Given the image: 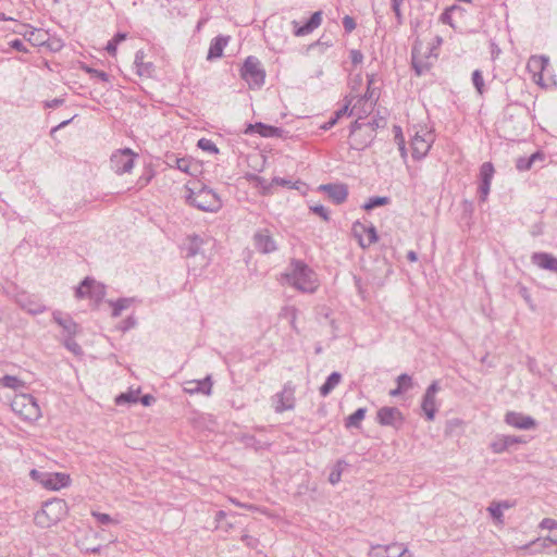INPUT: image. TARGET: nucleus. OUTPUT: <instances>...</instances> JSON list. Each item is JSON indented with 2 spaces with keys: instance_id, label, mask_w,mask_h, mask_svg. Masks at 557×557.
I'll list each match as a JSON object with an SVG mask.
<instances>
[{
  "instance_id": "79ce46f5",
  "label": "nucleus",
  "mask_w": 557,
  "mask_h": 557,
  "mask_svg": "<svg viewBox=\"0 0 557 557\" xmlns=\"http://www.w3.org/2000/svg\"><path fill=\"white\" fill-rule=\"evenodd\" d=\"M92 517L96 518V520L98 521V523L100 524H111V523H115L117 524L119 521L113 519L110 515L108 513H102V512H98V511H92L91 512Z\"/></svg>"
},
{
  "instance_id": "58836bf2",
  "label": "nucleus",
  "mask_w": 557,
  "mask_h": 557,
  "mask_svg": "<svg viewBox=\"0 0 557 557\" xmlns=\"http://www.w3.org/2000/svg\"><path fill=\"white\" fill-rule=\"evenodd\" d=\"M487 511L490 512L491 517L498 523L504 522V515L503 510L499 505L496 504V502L491 503V505L487 507Z\"/></svg>"
},
{
  "instance_id": "6ab92c4d",
  "label": "nucleus",
  "mask_w": 557,
  "mask_h": 557,
  "mask_svg": "<svg viewBox=\"0 0 557 557\" xmlns=\"http://www.w3.org/2000/svg\"><path fill=\"white\" fill-rule=\"evenodd\" d=\"M52 318L63 329L65 336H75L77 334L78 324L70 315H64L61 311H54Z\"/></svg>"
},
{
  "instance_id": "4be33fe9",
  "label": "nucleus",
  "mask_w": 557,
  "mask_h": 557,
  "mask_svg": "<svg viewBox=\"0 0 557 557\" xmlns=\"http://www.w3.org/2000/svg\"><path fill=\"white\" fill-rule=\"evenodd\" d=\"M549 59L545 55H532L528 61V70L533 73L534 77L539 76L537 83L542 81V73L548 66Z\"/></svg>"
},
{
  "instance_id": "ea45409f",
  "label": "nucleus",
  "mask_w": 557,
  "mask_h": 557,
  "mask_svg": "<svg viewBox=\"0 0 557 557\" xmlns=\"http://www.w3.org/2000/svg\"><path fill=\"white\" fill-rule=\"evenodd\" d=\"M1 384L4 387H9V388H13V389H16V388H20L23 386V382L18 377L13 376V375H4L1 379Z\"/></svg>"
},
{
  "instance_id": "2f4dec72",
  "label": "nucleus",
  "mask_w": 557,
  "mask_h": 557,
  "mask_svg": "<svg viewBox=\"0 0 557 557\" xmlns=\"http://www.w3.org/2000/svg\"><path fill=\"white\" fill-rule=\"evenodd\" d=\"M367 409L366 408H359L357 409L352 414L347 417L345 426L346 428H359L361 421L366 417Z\"/></svg>"
},
{
  "instance_id": "f8f14e48",
  "label": "nucleus",
  "mask_w": 557,
  "mask_h": 557,
  "mask_svg": "<svg viewBox=\"0 0 557 557\" xmlns=\"http://www.w3.org/2000/svg\"><path fill=\"white\" fill-rule=\"evenodd\" d=\"M134 157L135 154L128 148L115 151L110 158L111 169L120 175L131 172L134 166Z\"/></svg>"
},
{
  "instance_id": "c03bdc74",
  "label": "nucleus",
  "mask_w": 557,
  "mask_h": 557,
  "mask_svg": "<svg viewBox=\"0 0 557 557\" xmlns=\"http://www.w3.org/2000/svg\"><path fill=\"white\" fill-rule=\"evenodd\" d=\"M397 385L404 391H408L412 386V379L410 375L403 373L400 374L397 380Z\"/></svg>"
},
{
  "instance_id": "dca6fc26",
  "label": "nucleus",
  "mask_w": 557,
  "mask_h": 557,
  "mask_svg": "<svg viewBox=\"0 0 557 557\" xmlns=\"http://www.w3.org/2000/svg\"><path fill=\"white\" fill-rule=\"evenodd\" d=\"M354 233L359 236V244L362 248L370 247L379 239L376 230L373 225L367 227L363 224L357 222L354 225Z\"/></svg>"
},
{
  "instance_id": "72a5a7b5",
  "label": "nucleus",
  "mask_w": 557,
  "mask_h": 557,
  "mask_svg": "<svg viewBox=\"0 0 557 557\" xmlns=\"http://www.w3.org/2000/svg\"><path fill=\"white\" fill-rule=\"evenodd\" d=\"M495 170L491 162H484L480 168V183H492Z\"/></svg>"
},
{
  "instance_id": "338daca9",
  "label": "nucleus",
  "mask_w": 557,
  "mask_h": 557,
  "mask_svg": "<svg viewBox=\"0 0 557 557\" xmlns=\"http://www.w3.org/2000/svg\"><path fill=\"white\" fill-rule=\"evenodd\" d=\"M74 116L69 119V120H65L63 122H61L60 124H58L57 126L52 127L51 129V135H53L55 132H58L59 129L65 127L66 125H69L72 121H73Z\"/></svg>"
},
{
  "instance_id": "2eb2a0df",
  "label": "nucleus",
  "mask_w": 557,
  "mask_h": 557,
  "mask_svg": "<svg viewBox=\"0 0 557 557\" xmlns=\"http://www.w3.org/2000/svg\"><path fill=\"white\" fill-rule=\"evenodd\" d=\"M505 422L519 430H531L536 425V422L532 417L516 411L507 412L505 416Z\"/></svg>"
},
{
  "instance_id": "a19ab883",
  "label": "nucleus",
  "mask_w": 557,
  "mask_h": 557,
  "mask_svg": "<svg viewBox=\"0 0 557 557\" xmlns=\"http://www.w3.org/2000/svg\"><path fill=\"white\" fill-rule=\"evenodd\" d=\"M472 83L476 89V91L480 94V95H483L484 92V79H483V76H482V72L480 70H475L473 71L472 73Z\"/></svg>"
},
{
  "instance_id": "a211bd4d",
  "label": "nucleus",
  "mask_w": 557,
  "mask_h": 557,
  "mask_svg": "<svg viewBox=\"0 0 557 557\" xmlns=\"http://www.w3.org/2000/svg\"><path fill=\"white\" fill-rule=\"evenodd\" d=\"M322 22V12H314L308 22L300 26L297 21H293L292 24L294 26V35L297 37H302L312 33L315 28L321 25Z\"/></svg>"
},
{
  "instance_id": "473e14b6",
  "label": "nucleus",
  "mask_w": 557,
  "mask_h": 557,
  "mask_svg": "<svg viewBox=\"0 0 557 557\" xmlns=\"http://www.w3.org/2000/svg\"><path fill=\"white\" fill-rule=\"evenodd\" d=\"M385 557H411V554L404 544L392 543L388 545V553Z\"/></svg>"
},
{
  "instance_id": "f257e3e1",
  "label": "nucleus",
  "mask_w": 557,
  "mask_h": 557,
  "mask_svg": "<svg viewBox=\"0 0 557 557\" xmlns=\"http://www.w3.org/2000/svg\"><path fill=\"white\" fill-rule=\"evenodd\" d=\"M284 276L289 285L302 293H314L319 286L315 272L301 260H292Z\"/></svg>"
},
{
  "instance_id": "b1692460",
  "label": "nucleus",
  "mask_w": 557,
  "mask_h": 557,
  "mask_svg": "<svg viewBox=\"0 0 557 557\" xmlns=\"http://www.w3.org/2000/svg\"><path fill=\"white\" fill-rule=\"evenodd\" d=\"M245 133H258L262 137H277L281 135L282 129L263 123H256L249 124Z\"/></svg>"
},
{
  "instance_id": "4468645a",
  "label": "nucleus",
  "mask_w": 557,
  "mask_h": 557,
  "mask_svg": "<svg viewBox=\"0 0 557 557\" xmlns=\"http://www.w3.org/2000/svg\"><path fill=\"white\" fill-rule=\"evenodd\" d=\"M253 245L261 253H271L277 249L276 243L269 230H260L253 235Z\"/></svg>"
},
{
  "instance_id": "5fc2aeb1",
  "label": "nucleus",
  "mask_w": 557,
  "mask_h": 557,
  "mask_svg": "<svg viewBox=\"0 0 557 557\" xmlns=\"http://www.w3.org/2000/svg\"><path fill=\"white\" fill-rule=\"evenodd\" d=\"M175 165L182 172H188L189 166H190V162H189V160L184 159V158H181V159L176 158L175 159Z\"/></svg>"
},
{
  "instance_id": "4d7b16f0",
  "label": "nucleus",
  "mask_w": 557,
  "mask_h": 557,
  "mask_svg": "<svg viewBox=\"0 0 557 557\" xmlns=\"http://www.w3.org/2000/svg\"><path fill=\"white\" fill-rule=\"evenodd\" d=\"M87 72L90 73L94 77H97V78H99L102 82H108L109 81V74L103 72V71H99V70H95V69H88Z\"/></svg>"
},
{
  "instance_id": "0eeeda50",
  "label": "nucleus",
  "mask_w": 557,
  "mask_h": 557,
  "mask_svg": "<svg viewBox=\"0 0 557 557\" xmlns=\"http://www.w3.org/2000/svg\"><path fill=\"white\" fill-rule=\"evenodd\" d=\"M240 77L251 89H259L264 84L265 72L258 58L250 55L245 60L240 69Z\"/></svg>"
},
{
  "instance_id": "bb28decb",
  "label": "nucleus",
  "mask_w": 557,
  "mask_h": 557,
  "mask_svg": "<svg viewBox=\"0 0 557 557\" xmlns=\"http://www.w3.org/2000/svg\"><path fill=\"white\" fill-rule=\"evenodd\" d=\"M342 380V374L339 372H332L324 384L320 387L321 396H327L339 383Z\"/></svg>"
},
{
  "instance_id": "423d86ee",
  "label": "nucleus",
  "mask_w": 557,
  "mask_h": 557,
  "mask_svg": "<svg viewBox=\"0 0 557 557\" xmlns=\"http://www.w3.org/2000/svg\"><path fill=\"white\" fill-rule=\"evenodd\" d=\"M12 410L22 419L35 422L41 417V410L37 400L29 394L15 395L11 403Z\"/></svg>"
},
{
  "instance_id": "5701e85b",
  "label": "nucleus",
  "mask_w": 557,
  "mask_h": 557,
  "mask_svg": "<svg viewBox=\"0 0 557 557\" xmlns=\"http://www.w3.org/2000/svg\"><path fill=\"white\" fill-rule=\"evenodd\" d=\"M227 42H228L227 36L220 35V36H216L215 38H213L210 42L207 59L211 61V60L221 58L223 54V50L226 47Z\"/></svg>"
},
{
  "instance_id": "69168bd1",
  "label": "nucleus",
  "mask_w": 557,
  "mask_h": 557,
  "mask_svg": "<svg viewBox=\"0 0 557 557\" xmlns=\"http://www.w3.org/2000/svg\"><path fill=\"white\" fill-rule=\"evenodd\" d=\"M116 48H117V45L111 39L108 41L107 46H106V50L108 51L109 54L111 55H114L115 52H116Z\"/></svg>"
},
{
  "instance_id": "774afa93",
  "label": "nucleus",
  "mask_w": 557,
  "mask_h": 557,
  "mask_svg": "<svg viewBox=\"0 0 557 557\" xmlns=\"http://www.w3.org/2000/svg\"><path fill=\"white\" fill-rule=\"evenodd\" d=\"M140 401L144 406H150L154 401V397L151 395H144L140 398Z\"/></svg>"
},
{
  "instance_id": "6e6d98bb",
  "label": "nucleus",
  "mask_w": 557,
  "mask_h": 557,
  "mask_svg": "<svg viewBox=\"0 0 557 557\" xmlns=\"http://www.w3.org/2000/svg\"><path fill=\"white\" fill-rule=\"evenodd\" d=\"M342 470L339 468H335L331 471L329 475V481L331 484L335 485L341 481Z\"/></svg>"
},
{
  "instance_id": "a878e982",
  "label": "nucleus",
  "mask_w": 557,
  "mask_h": 557,
  "mask_svg": "<svg viewBox=\"0 0 557 557\" xmlns=\"http://www.w3.org/2000/svg\"><path fill=\"white\" fill-rule=\"evenodd\" d=\"M134 65L136 73L143 77H150L153 71V65L150 62L144 61V52L137 51L135 54Z\"/></svg>"
},
{
  "instance_id": "0e129e2a",
  "label": "nucleus",
  "mask_w": 557,
  "mask_h": 557,
  "mask_svg": "<svg viewBox=\"0 0 557 557\" xmlns=\"http://www.w3.org/2000/svg\"><path fill=\"white\" fill-rule=\"evenodd\" d=\"M400 5H401V3L392 4V9L395 13L398 24H401V22H403V14L400 11Z\"/></svg>"
},
{
  "instance_id": "f704fd0d",
  "label": "nucleus",
  "mask_w": 557,
  "mask_h": 557,
  "mask_svg": "<svg viewBox=\"0 0 557 557\" xmlns=\"http://www.w3.org/2000/svg\"><path fill=\"white\" fill-rule=\"evenodd\" d=\"M63 345L75 356H81L83 354L82 347L74 339V336H65L63 341Z\"/></svg>"
},
{
  "instance_id": "e433bc0d",
  "label": "nucleus",
  "mask_w": 557,
  "mask_h": 557,
  "mask_svg": "<svg viewBox=\"0 0 557 557\" xmlns=\"http://www.w3.org/2000/svg\"><path fill=\"white\" fill-rule=\"evenodd\" d=\"M197 146L201 150L207 151L212 154H216L219 152L216 145L211 139H208V138H200L198 140Z\"/></svg>"
},
{
  "instance_id": "aec40b11",
  "label": "nucleus",
  "mask_w": 557,
  "mask_h": 557,
  "mask_svg": "<svg viewBox=\"0 0 557 557\" xmlns=\"http://www.w3.org/2000/svg\"><path fill=\"white\" fill-rule=\"evenodd\" d=\"M320 189L324 190L336 205L344 202L348 196V189L343 184L321 185Z\"/></svg>"
},
{
  "instance_id": "9b49d317",
  "label": "nucleus",
  "mask_w": 557,
  "mask_h": 557,
  "mask_svg": "<svg viewBox=\"0 0 557 557\" xmlns=\"http://www.w3.org/2000/svg\"><path fill=\"white\" fill-rule=\"evenodd\" d=\"M274 411L282 413L295 407V387L290 382L286 383L280 393L272 398Z\"/></svg>"
},
{
  "instance_id": "bf43d9fd",
  "label": "nucleus",
  "mask_w": 557,
  "mask_h": 557,
  "mask_svg": "<svg viewBox=\"0 0 557 557\" xmlns=\"http://www.w3.org/2000/svg\"><path fill=\"white\" fill-rule=\"evenodd\" d=\"M341 115H342V111H337L335 113V116L330 119L327 122H325L321 126V128L324 129V131H327V129L332 128L337 123V120L339 119Z\"/></svg>"
},
{
  "instance_id": "3c124183",
  "label": "nucleus",
  "mask_w": 557,
  "mask_h": 557,
  "mask_svg": "<svg viewBox=\"0 0 557 557\" xmlns=\"http://www.w3.org/2000/svg\"><path fill=\"white\" fill-rule=\"evenodd\" d=\"M22 307L33 314L42 313L45 311V307L40 304H30L28 307L22 305Z\"/></svg>"
},
{
  "instance_id": "7ed1b4c3",
  "label": "nucleus",
  "mask_w": 557,
  "mask_h": 557,
  "mask_svg": "<svg viewBox=\"0 0 557 557\" xmlns=\"http://www.w3.org/2000/svg\"><path fill=\"white\" fill-rule=\"evenodd\" d=\"M186 200L203 212L215 213L222 208L220 196L207 186H201L197 190L188 188Z\"/></svg>"
},
{
  "instance_id": "6e6552de",
  "label": "nucleus",
  "mask_w": 557,
  "mask_h": 557,
  "mask_svg": "<svg viewBox=\"0 0 557 557\" xmlns=\"http://www.w3.org/2000/svg\"><path fill=\"white\" fill-rule=\"evenodd\" d=\"M384 125L385 121L382 117L373 119L369 122H359L358 120L355 121L350 129V136L352 137L354 141H357V136L362 132L367 133V137L362 141L354 144L352 148L362 150L368 147L374 138L375 129L383 127Z\"/></svg>"
},
{
  "instance_id": "412c9836",
  "label": "nucleus",
  "mask_w": 557,
  "mask_h": 557,
  "mask_svg": "<svg viewBox=\"0 0 557 557\" xmlns=\"http://www.w3.org/2000/svg\"><path fill=\"white\" fill-rule=\"evenodd\" d=\"M211 388H212L211 377L207 376L203 380H193V381L186 382L184 391L188 394L201 393L205 395H210Z\"/></svg>"
},
{
  "instance_id": "1a4fd4ad",
  "label": "nucleus",
  "mask_w": 557,
  "mask_h": 557,
  "mask_svg": "<svg viewBox=\"0 0 557 557\" xmlns=\"http://www.w3.org/2000/svg\"><path fill=\"white\" fill-rule=\"evenodd\" d=\"M78 299L89 298L96 302L101 301L106 296V286L91 277H85L75 289Z\"/></svg>"
},
{
  "instance_id": "603ef678",
  "label": "nucleus",
  "mask_w": 557,
  "mask_h": 557,
  "mask_svg": "<svg viewBox=\"0 0 557 557\" xmlns=\"http://www.w3.org/2000/svg\"><path fill=\"white\" fill-rule=\"evenodd\" d=\"M540 528L541 529H547V530H554V529H557V521L554 520V519H550V518H544L541 522H540Z\"/></svg>"
},
{
  "instance_id": "cd10ccee",
  "label": "nucleus",
  "mask_w": 557,
  "mask_h": 557,
  "mask_svg": "<svg viewBox=\"0 0 557 557\" xmlns=\"http://www.w3.org/2000/svg\"><path fill=\"white\" fill-rule=\"evenodd\" d=\"M422 410L429 421L434 420L435 412L437 410L436 408V401L434 396L423 395L422 404H421Z\"/></svg>"
},
{
  "instance_id": "7c9ffc66",
  "label": "nucleus",
  "mask_w": 557,
  "mask_h": 557,
  "mask_svg": "<svg viewBox=\"0 0 557 557\" xmlns=\"http://www.w3.org/2000/svg\"><path fill=\"white\" fill-rule=\"evenodd\" d=\"M494 454H502L510 447L509 435L497 436L490 445Z\"/></svg>"
},
{
  "instance_id": "c756f323",
  "label": "nucleus",
  "mask_w": 557,
  "mask_h": 557,
  "mask_svg": "<svg viewBox=\"0 0 557 557\" xmlns=\"http://www.w3.org/2000/svg\"><path fill=\"white\" fill-rule=\"evenodd\" d=\"M543 159V154L540 153V152H535L533 153L532 156L525 158V157H521L517 160L516 162V168L519 170V171H528L532 168L533 163L536 161V160H542Z\"/></svg>"
},
{
  "instance_id": "f3484780",
  "label": "nucleus",
  "mask_w": 557,
  "mask_h": 557,
  "mask_svg": "<svg viewBox=\"0 0 557 557\" xmlns=\"http://www.w3.org/2000/svg\"><path fill=\"white\" fill-rule=\"evenodd\" d=\"M532 264L542 270H547L557 274V257L548 252H533L531 256Z\"/></svg>"
},
{
  "instance_id": "864d4df0",
  "label": "nucleus",
  "mask_w": 557,
  "mask_h": 557,
  "mask_svg": "<svg viewBox=\"0 0 557 557\" xmlns=\"http://www.w3.org/2000/svg\"><path fill=\"white\" fill-rule=\"evenodd\" d=\"M10 47L20 52H27V48L21 39H13L9 42Z\"/></svg>"
},
{
  "instance_id": "09e8293b",
  "label": "nucleus",
  "mask_w": 557,
  "mask_h": 557,
  "mask_svg": "<svg viewBox=\"0 0 557 557\" xmlns=\"http://www.w3.org/2000/svg\"><path fill=\"white\" fill-rule=\"evenodd\" d=\"M136 323H137L136 319L131 315L127 319H125L124 321H122L119 327L121 331L126 332V331L133 329L136 325Z\"/></svg>"
},
{
  "instance_id": "f03ea898",
  "label": "nucleus",
  "mask_w": 557,
  "mask_h": 557,
  "mask_svg": "<svg viewBox=\"0 0 557 557\" xmlns=\"http://www.w3.org/2000/svg\"><path fill=\"white\" fill-rule=\"evenodd\" d=\"M66 512V503L63 499L53 498L44 503L41 509L35 513L34 522L40 528H50L62 520Z\"/></svg>"
},
{
  "instance_id": "ddd939ff",
  "label": "nucleus",
  "mask_w": 557,
  "mask_h": 557,
  "mask_svg": "<svg viewBox=\"0 0 557 557\" xmlns=\"http://www.w3.org/2000/svg\"><path fill=\"white\" fill-rule=\"evenodd\" d=\"M404 416L396 407H382L376 412V421L383 426H392L399 430L404 424Z\"/></svg>"
},
{
  "instance_id": "de8ad7c7",
  "label": "nucleus",
  "mask_w": 557,
  "mask_h": 557,
  "mask_svg": "<svg viewBox=\"0 0 557 557\" xmlns=\"http://www.w3.org/2000/svg\"><path fill=\"white\" fill-rule=\"evenodd\" d=\"M491 184L488 183H480L479 186V198L480 201L484 202L487 199L490 194Z\"/></svg>"
},
{
  "instance_id": "393cba45",
  "label": "nucleus",
  "mask_w": 557,
  "mask_h": 557,
  "mask_svg": "<svg viewBox=\"0 0 557 557\" xmlns=\"http://www.w3.org/2000/svg\"><path fill=\"white\" fill-rule=\"evenodd\" d=\"M203 245V239L198 235H189L186 238L183 249L186 252L187 258L195 257L201 253V247Z\"/></svg>"
},
{
  "instance_id": "4c0bfd02",
  "label": "nucleus",
  "mask_w": 557,
  "mask_h": 557,
  "mask_svg": "<svg viewBox=\"0 0 557 557\" xmlns=\"http://www.w3.org/2000/svg\"><path fill=\"white\" fill-rule=\"evenodd\" d=\"M462 9L458 5H453L448 9H446L442 15H441V21L443 23H446V24H449L450 26H454L453 24V14L455 13H461Z\"/></svg>"
},
{
  "instance_id": "680f3d73",
  "label": "nucleus",
  "mask_w": 557,
  "mask_h": 557,
  "mask_svg": "<svg viewBox=\"0 0 557 557\" xmlns=\"http://www.w3.org/2000/svg\"><path fill=\"white\" fill-rule=\"evenodd\" d=\"M440 391V385H438V382L437 381H434L433 383H431L429 385V387L426 388L425 391V395H429V396H434L436 395V393Z\"/></svg>"
},
{
  "instance_id": "20e7f679",
  "label": "nucleus",
  "mask_w": 557,
  "mask_h": 557,
  "mask_svg": "<svg viewBox=\"0 0 557 557\" xmlns=\"http://www.w3.org/2000/svg\"><path fill=\"white\" fill-rule=\"evenodd\" d=\"M436 48L416 40L411 51V63L417 75L425 74L437 59Z\"/></svg>"
},
{
  "instance_id": "39448f33",
  "label": "nucleus",
  "mask_w": 557,
  "mask_h": 557,
  "mask_svg": "<svg viewBox=\"0 0 557 557\" xmlns=\"http://www.w3.org/2000/svg\"><path fill=\"white\" fill-rule=\"evenodd\" d=\"M411 134V154L416 160H421L430 151L435 140V135L426 126H413Z\"/></svg>"
},
{
  "instance_id": "13d9d810",
  "label": "nucleus",
  "mask_w": 557,
  "mask_h": 557,
  "mask_svg": "<svg viewBox=\"0 0 557 557\" xmlns=\"http://www.w3.org/2000/svg\"><path fill=\"white\" fill-rule=\"evenodd\" d=\"M350 60L352 62V64L355 65H358L360 63H362L363 61V54L360 50H351L350 51Z\"/></svg>"
},
{
  "instance_id": "c85d7f7f",
  "label": "nucleus",
  "mask_w": 557,
  "mask_h": 557,
  "mask_svg": "<svg viewBox=\"0 0 557 557\" xmlns=\"http://www.w3.org/2000/svg\"><path fill=\"white\" fill-rule=\"evenodd\" d=\"M132 302L133 298H119L117 300H109V305L112 307V317H120L122 311L129 308Z\"/></svg>"
},
{
  "instance_id": "c9c22d12",
  "label": "nucleus",
  "mask_w": 557,
  "mask_h": 557,
  "mask_svg": "<svg viewBox=\"0 0 557 557\" xmlns=\"http://www.w3.org/2000/svg\"><path fill=\"white\" fill-rule=\"evenodd\" d=\"M138 391L137 392H128L122 393L115 398L116 405H123L126 403L136 404L138 401Z\"/></svg>"
},
{
  "instance_id": "e2e57ef3",
  "label": "nucleus",
  "mask_w": 557,
  "mask_h": 557,
  "mask_svg": "<svg viewBox=\"0 0 557 557\" xmlns=\"http://www.w3.org/2000/svg\"><path fill=\"white\" fill-rule=\"evenodd\" d=\"M64 103V99L62 98H54L52 100H48L45 102L46 108H57Z\"/></svg>"
},
{
  "instance_id": "37998d69",
  "label": "nucleus",
  "mask_w": 557,
  "mask_h": 557,
  "mask_svg": "<svg viewBox=\"0 0 557 557\" xmlns=\"http://www.w3.org/2000/svg\"><path fill=\"white\" fill-rule=\"evenodd\" d=\"M388 202V198L386 197H373L370 198L369 201H367L363 205L364 210H372L375 207L386 205Z\"/></svg>"
},
{
  "instance_id": "a18cd8bd",
  "label": "nucleus",
  "mask_w": 557,
  "mask_h": 557,
  "mask_svg": "<svg viewBox=\"0 0 557 557\" xmlns=\"http://www.w3.org/2000/svg\"><path fill=\"white\" fill-rule=\"evenodd\" d=\"M388 553V545H374L371 546L369 557H385Z\"/></svg>"
},
{
  "instance_id": "49530a36",
  "label": "nucleus",
  "mask_w": 557,
  "mask_h": 557,
  "mask_svg": "<svg viewBox=\"0 0 557 557\" xmlns=\"http://www.w3.org/2000/svg\"><path fill=\"white\" fill-rule=\"evenodd\" d=\"M310 210L320 215L324 221H329L330 220V213H329V210L322 206V205H314V206H311L310 207Z\"/></svg>"
},
{
  "instance_id": "8fccbe9b",
  "label": "nucleus",
  "mask_w": 557,
  "mask_h": 557,
  "mask_svg": "<svg viewBox=\"0 0 557 557\" xmlns=\"http://www.w3.org/2000/svg\"><path fill=\"white\" fill-rule=\"evenodd\" d=\"M343 26L346 33H351L356 28V22L351 16L346 15L343 18Z\"/></svg>"
},
{
  "instance_id": "9d476101",
  "label": "nucleus",
  "mask_w": 557,
  "mask_h": 557,
  "mask_svg": "<svg viewBox=\"0 0 557 557\" xmlns=\"http://www.w3.org/2000/svg\"><path fill=\"white\" fill-rule=\"evenodd\" d=\"M30 476L34 480H37L44 487L51 490V491H58L62 487H65L70 485L71 479L69 474L65 473H46L40 472L36 469H33L30 471Z\"/></svg>"
},
{
  "instance_id": "052dcab7",
  "label": "nucleus",
  "mask_w": 557,
  "mask_h": 557,
  "mask_svg": "<svg viewBox=\"0 0 557 557\" xmlns=\"http://www.w3.org/2000/svg\"><path fill=\"white\" fill-rule=\"evenodd\" d=\"M242 541L250 548H256L258 545V540L247 534L242 536Z\"/></svg>"
}]
</instances>
